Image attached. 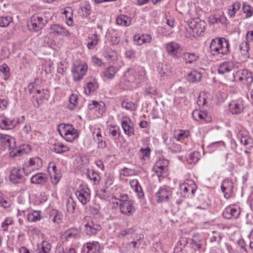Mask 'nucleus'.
<instances>
[{
	"label": "nucleus",
	"instance_id": "72a5a7b5",
	"mask_svg": "<svg viewBox=\"0 0 253 253\" xmlns=\"http://www.w3.org/2000/svg\"><path fill=\"white\" fill-rule=\"evenodd\" d=\"M29 166L32 167L33 169H39L42 166V161L38 157H35L30 159Z\"/></svg>",
	"mask_w": 253,
	"mask_h": 253
},
{
	"label": "nucleus",
	"instance_id": "c756f323",
	"mask_svg": "<svg viewBox=\"0 0 253 253\" xmlns=\"http://www.w3.org/2000/svg\"><path fill=\"white\" fill-rule=\"evenodd\" d=\"M129 184L131 188L135 193H137V196L139 199H141L144 197V193L142 191V189L137 179H134L131 180L129 182Z\"/></svg>",
	"mask_w": 253,
	"mask_h": 253
},
{
	"label": "nucleus",
	"instance_id": "1a4fd4ad",
	"mask_svg": "<svg viewBox=\"0 0 253 253\" xmlns=\"http://www.w3.org/2000/svg\"><path fill=\"white\" fill-rule=\"evenodd\" d=\"M9 179L14 184L23 183L26 180L25 177L23 175V170L18 168L12 169Z\"/></svg>",
	"mask_w": 253,
	"mask_h": 253
},
{
	"label": "nucleus",
	"instance_id": "412c9836",
	"mask_svg": "<svg viewBox=\"0 0 253 253\" xmlns=\"http://www.w3.org/2000/svg\"><path fill=\"white\" fill-rule=\"evenodd\" d=\"M48 180L47 175L44 173H38L33 175L30 179V182L32 184L43 185Z\"/></svg>",
	"mask_w": 253,
	"mask_h": 253
},
{
	"label": "nucleus",
	"instance_id": "f8f14e48",
	"mask_svg": "<svg viewBox=\"0 0 253 253\" xmlns=\"http://www.w3.org/2000/svg\"><path fill=\"white\" fill-rule=\"evenodd\" d=\"M221 189L226 199H229L233 194V184L229 179H224L221 184Z\"/></svg>",
	"mask_w": 253,
	"mask_h": 253
},
{
	"label": "nucleus",
	"instance_id": "de8ad7c7",
	"mask_svg": "<svg viewBox=\"0 0 253 253\" xmlns=\"http://www.w3.org/2000/svg\"><path fill=\"white\" fill-rule=\"evenodd\" d=\"M78 100V97L77 94H72L69 99V104H68V108L71 110H74L76 107Z\"/></svg>",
	"mask_w": 253,
	"mask_h": 253
},
{
	"label": "nucleus",
	"instance_id": "bf43d9fd",
	"mask_svg": "<svg viewBox=\"0 0 253 253\" xmlns=\"http://www.w3.org/2000/svg\"><path fill=\"white\" fill-rule=\"evenodd\" d=\"M87 176L91 180L94 182V184L97 183L99 182V176L97 173L94 171L91 170V171H89Z\"/></svg>",
	"mask_w": 253,
	"mask_h": 253
},
{
	"label": "nucleus",
	"instance_id": "58836bf2",
	"mask_svg": "<svg viewBox=\"0 0 253 253\" xmlns=\"http://www.w3.org/2000/svg\"><path fill=\"white\" fill-rule=\"evenodd\" d=\"M53 149L56 153H63L70 150L68 147L60 142H57L53 144Z\"/></svg>",
	"mask_w": 253,
	"mask_h": 253
},
{
	"label": "nucleus",
	"instance_id": "e433bc0d",
	"mask_svg": "<svg viewBox=\"0 0 253 253\" xmlns=\"http://www.w3.org/2000/svg\"><path fill=\"white\" fill-rule=\"evenodd\" d=\"M202 75L200 72L197 70H193L187 75V80L192 83H196L201 81Z\"/></svg>",
	"mask_w": 253,
	"mask_h": 253
},
{
	"label": "nucleus",
	"instance_id": "7ed1b4c3",
	"mask_svg": "<svg viewBox=\"0 0 253 253\" xmlns=\"http://www.w3.org/2000/svg\"><path fill=\"white\" fill-rule=\"evenodd\" d=\"M47 19L42 15H33L27 22V26L30 30L39 31L47 23Z\"/></svg>",
	"mask_w": 253,
	"mask_h": 253
},
{
	"label": "nucleus",
	"instance_id": "0eeeda50",
	"mask_svg": "<svg viewBox=\"0 0 253 253\" xmlns=\"http://www.w3.org/2000/svg\"><path fill=\"white\" fill-rule=\"evenodd\" d=\"M76 195L83 205L86 204L90 200V191L87 186L80 185L76 192Z\"/></svg>",
	"mask_w": 253,
	"mask_h": 253
},
{
	"label": "nucleus",
	"instance_id": "f3484780",
	"mask_svg": "<svg viewBox=\"0 0 253 253\" xmlns=\"http://www.w3.org/2000/svg\"><path fill=\"white\" fill-rule=\"evenodd\" d=\"M63 236L67 241L73 242L80 237V230L77 228H71L65 232Z\"/></svg>",
	"mask_w": 253,
	"mask_h": 253
},
{
	"label": "nucleus",
	"instance_id": "69168bd1",
	"mask_svg": "<svg viewBox=\"0 0 253 253\" xmlns=\"http://www.w3.org/2000/svg\"><path fill=\"white\" fill-rule=\"evenodd\" d=\"M190 245L191 248L195 251L200 249L201 248L202 243L201 241H196L194 239L191 240Z\"/></svg>",
	"mask_w": 253,
	"mask_h": 253
},
{
	"label": "nucleus",
	"instance_id": "13d9d810",
	"mask_svg": "<svg viewBox=\"0 0 253 253\" xmlns=\"http://www.w3.org/2000/svg\"><path fill=\"white\" fill-rule=\"evenodd\" d=\"M61 177V174L59 170L53 172V173L50 174L51 182L53 184H56L59 182Z\"/></svg>",
	"mask_w": 253,
	"mask_h": 253
},
{
	"label": "nucleus",
	"instance_id": "5701e85b",
	"mask_svg": "<svg viewBox=\"0 0 253 253\" xmlns=\"http://www.w3.org/2000/svg\"><path fill=\"white\" fill-rule=\"evenodd\" d=\"M50 30L52 33H56L58 35L70 37V33L64 27L58 24L52 25L50 26Z\"/></svg>",
	"mask_w": 253,
	"mask_h": 253
},
{
	"label": "nucleus",
	"instance_id": "680f3d73",
	"mask_svg": "<svg viewBox=\"0 0 253 253\" xmlns=\"http://www.w3.org/2000/svg\"><path fill=\"white\" fill-rule=\"evenodd\" d=\"M201 98L205 102L206 105L208 106L211 102V96L209 92H203L200 94Z\"/></svg>",
	"mask_w": 253,
	"mask_h": 253
},
{
	"label": "nucleus",
	"instance_id": "a19ab883",
	"mask_svg": "<svg viewBox=\"0 0 253 253\" xmlns=\"http://www.w3.org/2000/svg\"><path fill=\"white\" fill-rule=\"evenodd\" d=\"M240 49L241 50L242 54L244 56L245 59H246L250 57V54L249 53V50L250 48L249 42H242L240 44Z\"/></svg>",
	"mask_w": 253,
	"mask_h": 253
},
{
	"label": "nucleus",
	"instance_id": "774afa93",
	"mask_svg": "<svg viewBox=\"0 0 253 253\" xmlns=\"http://www.w3.org/2000/svg\"><path fill=\"white\" fill-rule=\"evenodd\" d=\"M133 173V170L131 169L126 168L125 167L123 168L122 170L121 173L125 176H128L131 175Z\"/></svg>",
	"mask_w": 253,
	"mask_h": 253
},
{
	"label": "nucleus",
	"instance_id": "49530a36",
	"mask_svg": "<svg viewBox=\"0 0 253 253\" xmlns=\"http://www.w3.org/2000/svg\"><path fill=\"white\" fill-rule=\"evenodd\" d=\"M166 143L172 153H177L181 152L182 148L180 145L175 143L174 142L170 144L168 142V139L166 140Z\"/></svg>",
	"mask_w": 253,
	"mask_h": 253
},
{
	"label": "nucleus",
	"instance_id": "6e6552de",
	"mask_svg": "<svg viewBox=\"0 0 253 253\" xmlns=\"http://www.w3.org/2000/svg\"><path fill=\"white\" fill-rule=\"evenodd\" d=\"M240 214V209L238 206L230 205L226 207L222 212L223 216L227 219H236Z\"/></svg>",
	"mask_w": 253,
	"mask_h": 253
},
{
	"label": "nucleus",
	"instance_id": "ddd939ff",
	"mask_svg": "<svg viewBox=\"0 0 253 253\" xmlns=\"http://www.w3.org/2000/svg\"><path fill=\"white\" fill-rule=\"evenodd\" d=\"M180 189L183 191V193L185 194L184 196L186 197L187 193L189 191L191 192L192 195H193L197 189V186L195 182L191 179H187L185 181L184 183L181 184L180 186Z\"/></svg>",
	"mask_w": 253,
	"mask_h": 253
},
{
	"label": "nucleus",
	"instance_id": "5fc2aeb1",
	"mask_svg": "<svg viewBox=\"0 0 253 253\" xmlns=\"http://www.w3.org/2000/svg\"><path fill=\"white\" fill-rule=\"evenodd\" d=\"M243 12L246 14V18L251 17L253 14V8L249 4L244 3L243 4Z\"/></svg>",
	"mask_w": 253,
	"mask_h": 253
},
{
	"label": "nucleus",
	"instance_id": "9d476101",
	"mask_svg": "<svg viewBox=\"0 0 253 253\" xmlns=\"http://www.w3.org/2000/svg\"><path fill=\"white\" fill-rule=\"evenodd\" d=\"M87 70V66L86 64H80L75 66L72 70L75 81H80L84 76L86 74Z\"/></svg>",
	"mask_w": 253,
	"mask_h": 253
},
{
	"label": "nucleus",
	"instance_id": "f257e3e1",
	"mask_svg": "<svg viewBox=\"0 0 253 253\" xmlns=\"http://www.w3.org/2000/svg\"><path fill=\"white\" fill-rule=\"evenodd\" d=\"M229 43L224 38L212 39L210 45V50L212 55L215 56L219 54L226 55L229 53Z\"/></svg>",
	"mask_w": 253,
	"mask_h": 253
},
{
	"label": "nucleus",
	"instance_id": "a18cd8bd",
	"mask_svg": "<svg viewBox=\"0 0 253 253\" xmlns=\"http://www.w3.org/2000/svg\"><path fill=\"white\" fill-rule=\"evenodd\" d=\"M193 118L196 121L202 120L207 116V112L205 111L195 110L192 112Z\"/></svg>",
	"mask_w": 253,
	"mask_h": 253
},
{
	"label": "nucleus",
	"instance_id": "f704fd0d",
	"mask_svg": "<svg viewBox=\"0 0 253 253\" xmlns=\"http://www.w3.org/2000/svg\"><path fill=\"white\" fill-rule=\"evenodd\" d=\"M50 218L52 221L57 224H59L62 222L63 214L56 210H52L49 213Z\"/></svg>",
	"mask_w": 253,
	"mask_h": 253
},
{
	"label": "nucleus",
	"instance_id": "c03bdc74",
	"mask_svg": "<svg viewBox=\"0 0 253 253\" xmlns=\"http://www.w3.org/2000/svg\"><path fill=\"white\" fill-rule=\"evenodd\" d=\"M11 205L10 200L4 196L0 191V207L6 209L9 208Z\"/></svg>",
	"mask_w": 253,
	"mask_h": 253
},
{
	"label": "nucleus",
	"instance_id": "c9c22d12",
	"mask_svg": "<svg viewBox=\"0 0 253 253\" xmlns=\"http://www.w3.org/2000/svg\"><path fill=\"white\" fill-rule=\"evenodd\" d=\"M181 57H182L186 63H192L196 61L199 58V56L196 53L190 52H182Z\"/></svg>",
	"mask_w": 253,
	"mask_h": 253
},
{
	"label": "nucleus",
	"instance_id": "7c9ffc66",
	"mask_svg": "<svg viewBox=\"0 0 253 253\" xmlns=\"http://www.w3.org/2000/svg\"><path fill=\"white\" fill-rule=\"evenodd\" d=\"M46 93H47V90H36V95L33 96V98L35 99L36 102V104L34 103L35 106L39 107L43 102V100L45 97Z\"/></svg>",
	"mask_w": 253,
	"mask_h": 253
},
{
	"label": "nucleus",
	"instance_id": "603ef678",
	"mask_svg": "<svg viewBox=\"0 0 253 253\" xmlns=\"http://www.w3.org/2000/svg\"><path fill=\"white\" fill-rule=\"evenodd\" d=\"M122 106L127 110L134 111L136 109V105L131 101L124 100L122 102Z\"/></svg>",
	"mask_w": 253,
	"mask_h": 253
},
{
	"label": "nucleus",
	"instance_id": "6ab92c4d",
	"mask_svg": "<svg viewBox=\"0 0 253 253\" xmlns=\"http://www.w3.org/2000/svg\"><path fill=\"white\" fill-rule=\"evenodd\" d=\"M0 140L5 148L13 149L16 147L15 139L9 135L0 134Z\"/></svg>",
	"mask_w": 253,
	"mask_h": 253
},
{
	"label": "nucleus",
	"instance_id": "c85d7f7f",
	"mask_svg": "<svg viewBox=\"0 0 253 253\" xmlns=\"http://www.w3.org/2000/svg\"><path fill=\"white\" fill-rule=\"evenodd\" d=\"M30 151L31 148L29 147V145H23L21 146L19 149L11 151L10 152V155L12 157H15L27 154L30 152Z\"/></svg>",
	"mask_w": 253,
	"mask_h": 253
},
{
	"label": "nucleus",
	"instance_id": "4c0bfd02",
	"mask_svg": "<svg viewBox=\"0 0 253 253\" xmlns=\"http://www.w3.org/2000/svg\"><path fill=\"white\" fill-rule=\"evenodd\" d=\"M116 22L118 25L128 26L131 22V18L125 15H120L117 17Z\"/></svg>",
	"mask_w": 253,
	"mask_h": 253
},
{
	"label": "nucleus",
	"instance_id": "79ce46f5",
	"mask_svg": "<svg viewBox=\"0 0 253 253\" xmlns=\"http://www.w3.org/2000/svg\"><path fill=\"white\" fill-rule=\"evenodd\" d=\"M189 135V131L186 130H178L174 133L173 138L177 140H182L187 137Z\"/></svg>",
	"mask_w": 253,
	"mask_h": 253
},
{
	"label": "nucleus",
	"instance_id": "e2e57ef3",
	"mask_svg": "<svg viewBox=\"0 0 253 253\" xmlns=\"http://www.w3.org/2000/svg\"><path fill=\"white\" fill-rule=\"evenodd\" d=\"M157 93V89L154 87H148L144 90V94L151 96L156 95Z\"/></svg>",
	"mask_w": 253,
	"mask_h": 253
},
{
	"label": "nucleus",
	"instance_id": "4be33fe9",
	"mask_svg": "<svg viewBox=\"0 0 253 253\" xmlns=\"http://www.w3.org/2000/svg\"><path fill=\"white\" fill-rule=\"evenodd\" d=\"M122 126L126 134L131 136L134 134L132 123L129 119L126 118L122 121Z\"/></svg>",
	"mask_w": 253,
	"mask_h": 253
},
{
	"label": "nucleus",
	"instance_id": "6e6d98bb",
	"mask_svg": "<svg viewBox=\"0 0 253 253\" xmlns=\"http://www.w3.org/2000/svg\"><path fill=\"white\" fill-rule=\"evenodd\" d=\"M200 154L198 152L190 153L188 156V162L189 164L196 163L199 160Z\"/></svg>",
	"mask_w": 253,
	"mask_h": 253
},
{
	"label": "nucleus",
	"instance_id": "0e129e2a",
	"mask_svg": "<svg viewBox=\"0 0 253 253\" xmlns=\"http://www.w3.org/2000/svg\"><path fill=\"white\" fill-rule=\"evenodd\" d=\"M13 223V220L9 217H7L1 223V228L4 231L7 230V227L9 225Z\"/></svg>",
	"mask_w": 253,
	"mask_h": 253
},
{
	"label": "nucleus",
	"instance_id": "338daca9",
	"mask_svg": "<svg viewBox=\"0 0 253 253\" xmlns=\"http://www.w3.org/2000/svg\"><path fill=\"white\" fill-rule=\"evenodd\" d=\"M114 181V177L112 175L108 174L106 176L105 184L107 187H109L112 185Z\"/></svg>",
	"mask_w": 253,
	"mask_h": 253
},
{
	"label": "nucleus",
	"instance_id": "aec40b11",
	"mask_svg": "<svg viewBox=\"0 0 253 253\" xmlns=\"http://www.w3.org/2000/svg\"><path fill=\"white\" fill-rule=\"evenodd\" d=\"M241 74L242 76L239 78V80L242 81L247 85L248 89L250 90L253 81L252 73L247 70H244L242 71Z\"/></svg>",
	"mask_w": 253,
	"mask_h": 253
},
{
	"label": "nucleus",
	"instance_id": "8fccbe9b",
	"mask_svg": "<svg viewBox=\"0 0 253 253\" xmlns=\"http://www.w3.org/2000/svg\"><path fill=\"white\" fill-rule=\"evenodd\" d=\"M98 87V85L95 82H90L86 84V86L85 87L84 91L86 94H90L91 92L94 91Z\"/></svg>",
	"mask_w": 253,
	"mask_h": 253
},
{
	"label": "nucleus",
	"instance_id": "a878e982",
	"mask_svg": "<svg viewBox=\"0 0 253 253\" xmlns=\"http://www.w3.org/2000/svg\"><path fill=\"white\" fill-rule=\"evenodd\" d=\"M157 69L161 77H167L171 75V67L166 63L159 64Z\"/></svg>",
	"mask_w": 253,
	"mask_h": 253
},
{
	"label": "nucleus",
	"instance_id": "f03ea898",
	"mask_svg": "<svg viewBox=\"0 0 253 253\" xmlns=\"http://www.w3.org/2000/svg\"><path fill=\"white\" fill-rule=\"evenodd\" d=\"M188 25L189 30L187 31L193 37L202 36L206 26V22L199 18L191 20Z\"/></svg>",
	"mask_w": 253,
	"mask_h": 253
},
{
	"label": "nucleus",
	"instance_id": "052dcab7",
	"mask_svg": "<svg viewBox=\"0 0 253 253\" xmlns=\"http://www.w3.org/2000/svg\"><path fill=\"white\" fill-rule=\"evenodd\" d=\"M212 235L210 238V242L211 243L217 242L219 243L222 239L220 233L213 231L212 232Z\"/></svg>",
	"mask_w": 253,
	"mask_h": 253
},
{
	"label": "nucleus",
	"instance_id": "3c124183",
	"mask_svg": "<svg viewBox=\"0 0 253 253\" xmlns=\"http://www.w3.org/2000/svg\"><path fill=\"white\" fill-rule=\"evenodd\" d=\"M76 203L72 198H69L66 202L67 211L70 213H73L75 209Z\"/></svg>",
	"mask_w": 253,
	"mask_h": 253
},
{
	"label": "nucleus",
	"instance_id": "39448f33",
	"mask_svg": "<svg viewBox=\"0 0 253 253\" xmlns=\"http://www.w3.org/2000/svg\"><path fill=\"white\" fill-rule=\"evenodd\" d=\"M84 225V232L89 236L95 235L101 229L100 224L95 222L92 219L87 217L85 218Z\"/></svg>",
	"mask_w": 253,
	"mask_h": 253
},
{
	"label": "nucleus",
	"instance_id": "4468645a",
	"mask_svg": "<svg viewBox=\"0 0 253 253\" xmlns=\"http://www.w3.org/2000/svg\"><path fill=\"white\" fill-rule=\"evenodd\" d=\"M153 171L159 177H165L168 175V169L167 167L163 165V161H157L153 168Z\"/></svg>",
	"mask_w": 253,
	"mask_h": 253
},
{
	"label": "nucleus",
	"instance_id": "b1692460",
	"mask_svg": "<svg viewBox=\"0 0 253 253\" xmlns=\"http://www.w3.org/2000/svg\"><path fill=\"white\" fill-rule=\"evenodd\" d=\"M230 110L233 114H239L242 113L244 107L242 102H233L229 104Z\"/></svg>",
	"mask_w": 253,
	"mask_h": 253
},
{
	"label": "nucleus",
	"instance_id": "393cba45",
	"mask_svg": "<svg viewBox=\"0 0 253 253\" xmlns=\"http://www.w3.org/2000/svg\"><path fill=\"white\" fill-rule=\"evenodd\" d=\"M130 74L133 76L132 80L141 81L144 78V71L142 70L140 72L133 69H129L125 72V75L127 77Z\"/></svg>",
	"mask_w": 253,
	"mask_h": 253
},
{
	"label": "nucleus",
	"instance_id": "cd10ccee",
	"mask_svg": "<svg viewBox=\"0 0 253 253\" xmlns=\"http://www.w3.org/2000/svg\"><path fill=\"white\" fill-rule=\"evenodd\" d=\"M152 40L151 36L149 34L136 35L133 37L134 42L137 45H142L145 43H149Z\"/></svg>",
	"mask_w": 253,
	"mask_h": 253
},
{
	"label": "nucleus",
	"instance_id": "423d86ee",
	"mask_svg": "<svg viewBox=\"0 0 253 253\" xmlns=\"http://www.w3.org/2000/svg\"><path fill=\"white\" fill-rule=\"evenodd\" d=\"M166 49L168 54L173 58H179L182 56V48L179 44L175 42L167 43Z\"/></svg>",
	"mask_w": 253,
	"mask_h": 253
},
{
	"label": "nucleus",
	"instance_id": "4d7b16f0",
	"mask_svg": "<svg viewBox=\"0 0 253 253\" xmlns=\"http://www.w3.org/2000/svg\"><path fill=\"white\" fill-rule=\"evenodd\" d=\"M11 21L12 18L10 16L0 17V27H5L8 26Z\"/></svg>",
	"mask_w": 253,
	"mask_h": 253
},
{
	"label": "nucleus",
	"instance_id": "a211bd4d",
	"mask_svg": "<svg viewBox=\"0 0 253 253\" xmlns=\"http://www.w3.org/2000/svg\"><path fill=\"white\" fill-rule=\"evenodd\" d=\"M171 195V191L166 188H160L155 195L158 203L167 201Z\"/></svg>",
	"mask_w": 253,
	"mask_h": 253
},
{
	"label": "nucleus",
	"instance_id": "2eb2a0df",
	"mask_svg": "<svg viewBox=\"0 0 253 253\" xmlns=\"http://www.w3.org/2000/svg\"><path fill=\"white\" fill-rule=\"evenodd\" d=\"M18 123V120L15 118L4 117L0 121V128L2 129H12Z\"/></svg>",
	"mask_w": 253,
	"mask_h": 253
},
{
	"label": "nucleus",
	"instance_id": "bb28decb",
	"mask_svg": "<svg viewBox=\"0 0 253 253\" xmlns=\"http://www.w3.org/2000/svg\"><path fill=\"white\" fill-rule=\"evenodd\" d=\"M238 136L240 137L241 144L243 145L247 149H251L253 147V139L248 135H243L240 133Z\"/></svg>",
	"mask_w": 253,
	"mask_h": 253
},
{
	"label": "nucleus",
	"instance_id": "20e7f679",
	"mask_svg": "<svg viewBox=\"0 0 253 253\" xmlns=\"http://www.w3.org/2000/svg\"><path fill=\"white\" fill-rule=\"evenodd\" d=\"M59 133L68 142H72L79 137V133L72 125H64L62 129L58 128Z\"/></svg>",
	"mask_w": 253,
	"mask_h": 253
},
{
	"label": "nucleus",
	"instance_id": "2f4dec72",
	"mask_svg": "<svg viewBox=\"0 0 253 253\" xmlns=\"http://www.w3.org/2000/svg\"><path fill=\"white\" fill-rule=\"evenodd\" d=\"M91 103L88 104L89 109H95L100 114H102L105 111V104L102 102H98L96 101H92Z\"/></svg>",
	"mask_w": 253,
	"mask_h": 253
},
{
	"label": "nucleus",
	"instance_id": "37998d69",
	"mask_svg": "<svg viewBox=\"0 0 253 253\" xmlns=\"http://www.w3.org/2000/svg\"><path fill=\"white\" fill-rule=\"evenodd\" d=\"M89 40L90 41L87 42V47L89 49H92L98 43L99 41L98 35L94 33L91 37H89Z\"/></svg>",
	"mask_w": 253,
	"mask_h": 253
},
{
	"label": "nucleus",
	"instance_id": "09e8293b",
	"mask_svg": "<svg viewBox=\"0 0 253 253\" xmlns=\"http://www.w3.org/2000/svg\"><path fill=\"white\" fill-rule=\"evenodd\" d=\"M28 220L30 222H36L41 219V212L35 211L32 213H29L27 217Z\"/></svg>",
	"mask_w": 253,
	"mask_h": 253
},
{
	"label": "nucleus",
	"instance_id": "473e14b6",
	"mask_svg": "<svg viewBox=\"0 0 253 253\" xmlns=\"http://www.w3.org/2000/svg\"><path fill=\"white\" fill-rule=\"evenodd\" d=\"M233 69V64L232 62L225 61L219 66L218 72L220 74H224L228 73Z\"/></svg>",
	"mask_w": 253,
	"mask_h": 253
},
{
	"label": "nucleus",
	"instance_id": "ea45409f",
	"mask_svg": "<svg viewBox=\"0 0 253 253\" xmlns=\"http://www.w3.org/2000/svg\"><path fill=\"white\" fill-rule=\"evenodd\" d=\"M117 71V69L116 68L113 66H110L102 72V74L107 79H112L114 78Z\"/></svg>",
	"mask_w": 253,
	"mask_h": 253
},
{
	"label": "nucleus",
	"instance_id": "864d4df0",
	"mask_svg": "<svg viewBox=\"0 0 253 253\" xmlns=\"http://www.w3.org/2000/svg\"><path fill=\"white\" fill-rule=\"evenodd\" d=\"M41 248L39 250V253H49L51 245L47 241H43L41 244Z\"/></svg>",
	"mask_w": 253,
	"mask_h": 253
},
{
	"label": "nucleus",
	"instance_id": "9b49d317",
	"mask_svg": "<svg viewBox=\"0 0 253 253\" xmlns=\"http://www.w3.org/2000/svg\"><path fill=\"white\" fill-rule=\"evenodd\" d=\"M116 203L117 205H119L120 212L124 215L130 216L135 211L133 201L125 202L121 203H118L117 201Z\"/></svg>",
	"mask_w": 253,
	"mask_h": 253
},
{
	"label": "nucleus",
	"instance_id": "dca6fc26",
	"mask_svg": "<svg viewBox=\"0 0 253 253\" xmlns=\"http://www.w3.org/2000/svg\"><path fill=\"white\" fill-rule=\"evenodd\" d=\"M100 246L98 242H87L84 245V253H100Z\"/></svg>",
	"mask_w": 253,
	"mask_h": 253
}]
</instances>
